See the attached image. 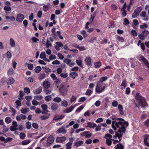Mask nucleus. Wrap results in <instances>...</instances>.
Segmentation results:
<instances>
[{
	"label": "nucleus",
	"instance_id": "obj_10",
	"mask_svg": "<svg viewBox=\"0 0 149 149\" xmlns=\"http://www.w3.org/2000/svg\"><path fill=\"white\" fill-rule=\"evenodd\" d=\"M49 40L48 38L47 39V42L46 43L45 41L43 40H42V42L44 45H45L47 48H48L49 47H51L52 46V43L50 42H49Z\"/></svg>",
	"mask_w": 149,
	"mask_h": 149
},
{
	"label": "nucleus",
	"instance_id": "obj_20",
	"mask_svg": "<svg viewBox=\"0 0 149 149\" xmlns=\"http://www.w3.org/2000/svg\"><path fill=\"white\" fill-rule=\"evenodd\" d=\"M74 108L73 106H71L70 107L67 108L64 111V112L65 113H68L72 111Z\"/></svg>",
	"mask_w": 149,
	"mask_h": 149
},
{
	"label": "nucleus",
	"instance_id": "obj_23",
	"mask_svg": "<svg viewBox=\"0 0 149 149\" xmlns=\"http://www.w3.org/2000/svg\"><path fill=\"white\" fill-rule=\"evenodd\" d=\"M95 67L96 68H98L101 65V63L100 61L95 63H94Z\"/></svg>",
	"mask_w": 149,
	"mask_h": 149
},
{
	"label": "nucleus",
	"instance_id": "obj_36",
	"mask_svg": "<svg viewBox=\"0 0 149 149\" xmlns=\"http://www.w3.org/2000/svg\"><path fill=\"white\" fill-rule=\"evenodd\" d=\"M77 64L80 67H82V61L81 60H76Z\"/></svg>",
	"mask_w": 149,
	"mask_h": 149
},
{
	"label": "nucleus",
	"instance_id": "obj_1",
	"mask_svg": "<svg viewBox=\"0 0 149 149\" xmlns=\"http://www.w3.org/2000/svg\"><path fill=\"white\" fill-rule=\"evenodd\" d=\"M112 122V127L115 130H116L117 128H119L118 132H115V135L113 136V138L116 139L117 137H118L119 141H120L123 134L125 133L126 131L124 125L127 126L129 124L127 122H123H123H118V123L116 122Z\"/></svg>",
	"mask_w": 149,
	"mask_h": 149
},
{
	"label": "nucleus",
	"instance_id": "obj_32",
	"mask_svg": "<svg viewBox=\"0 0 149 149\" xmlns=\"http://www.w3.org/2000/svg\"><path fill=\"white\" fill-rule=\"evenodd\" d=\"M72 143L70 142H69L67 143L66 145V149H71V146L72 145Z\"/></svg>",
	"mask_w": 149,
	"mask_h": 149
},
{
	"label": "nucleus",
	"instance_id": "obj_35",
	"mask_svg": "<svg viewBox=\"0 0 149 149\" xmlns=\"http://www.w3.org/2000/svg\"><path fill=\"white\" fill-rule=\"evenodd\" d=\"M45 77V74L44 72H43L40 74L39 76V79H42L44 78Z\"/></svg>",
	"mask_w": 149,
	"mask_h": 149
},
{
	"label": "nucleus",
	"instance_id": "obj_25",
	"mask_svg": "<svg viewBox=\"0 0 149 149\" xmlns=\"http://www.w3.org/2000/svg\"><path fill=\"white\" fill-rule=\"evenodd\" d=\"M10 44L11 47H14L15 46V42L14 40L12 38H10Z\"/></svg>",
	"mask_w": 149,
	"mask_h": 149
},
{
	"label": "nucleus",
	"instance_id": "obj_18",
	"mask_svg": "<svg viewBox=\"0 0 149 149\" xmlns=\"http://www.w3.org/2000/svg\"><path fill=\"white\" fill-rule=\"evenodd\" d=\"M58 105L56 103H54L52 104L51 108V109L53 111H56L57 109L58 108Z\"/></svg>",
	"mask_w": 149,
	"mask_h": 149
},
{
	"label": "nucleus",
	"instance_id": "obj_42",
	"mask_svg": "<svg viewBox=\"0 0 149 149\" xmlns=\"http://www.w3.org/2000/svg\"><path fill=\"white\" fill-rule=\"evenodd\" d=\"M63 61L65 63L68 65L71 63V60L69 59L66 58L64 59Z\"/></svg>",
	"mask_w": 149,
	"mask_h": 149
},
{
	"label": "nucleus",
	"instance_id": "obj_30",
	"mask_svg": "<svg viewBox=\"0 0 149 149\" xmlns=\"http://www.w3.org/2000/svg\"><path fill=\"white\" fill-rule=\"evenodd\" d=\"M31 142L30 140L29 139L25 140L22 141V144L23 145H26L29 143Z\"/></svg>",
	"mask_w": 149,
	"mask_h": 149
},
{
	"label": "nucleus",
	"instance_id": "obj_22",
	"mask_svg": "<svg viewBox=\"0 0 149 149\" xmlns=\"http://www.w3.org/2000/svg\"><path fill=\"white\" fill-rule=\"evenodd\" d=\"M42 91V89L41 87H39L38 89L35 91L34 93L35 94H38L40 93Z\"/></svg>",
	"mask_w": 149,
	"mask_h": 149
},
{
	"label": "nucleus",
	"instance_id": "obj_4",
	"mask_svg": "<svg viewBox=\"0 0 149 149\" xmlns=\"http://www.w3.org/2000/svg\"><path fill=\"white\" fill-rule=\"evenodd\" d=\"M68 89L67 88L62 86L59 89V92L63 96H65L67 93Z\"/></svg>",
	"mask_w": 149,
	"mask_h": 149
},
{
	"label": "nucleus",
	"instance_id": "obj_57",
	"mask_svg": "<svg viewBox=\"0 0 149 149\" xmlns=\"http://www.w3.org/2000/svg\"><path fill=\"white\" fill-rule=\"evenodd\" d=\"M130 24L129 21L126 18H125L124 19V23L123 24L125 25H127Z\"/></svg>",
	"mask_w": 149,
	"mask_h": 149
},
{
	"label": "nucleus",
	"instance_id": "obj_54",
	"mask_svg": "<svg viewBox=\"0 0 149 149\" xmlns=\"http://www.w3.org/2000/svg\"><path fill=\"white\" fill-rule=\"evenodd\" d=\"M144 36L143 34H139L138 35V37L141 40H143L145 39Z\"/></svg>",
	"mask_w": 149,
	"mask_h": 149
},
{
	"label": "nucleus",
	"instance_id": "obj_56",
	"mask_svg": "<svg viewBox=\"0 0 149 149\" xmlns=\"http://www.w3.org/2000/svg\"><path fill=\"white\" fill-rule=\"evenodd\" d=\"M48 9L49 7L47 5H45L43 7V10L45 12H46Z\"/></svg>",
	"mask_w": 149,
	"mask_h": 149
},
{
	"label": "nucleus",
	"instance_id": "obj_19",
	"mask_svg": "<svg viewBox=\"0 0 149 149\" xmlns=\"http://www.w3.org/2000/svg\"><path fill=\"white\" fill-rule=\"evenodd\" d=\"M78 74L76 72H71L70 73V76L73 79H75L76 77L78 76Z\"/></svg>",
	"mask_w": 149,
	"mask_h": 149
},
{
	"label": "nucleus",
	"instance_id": "obj_46",
	"mask_svg": "<svg viewBox=\"0 0 149 149\" xmlns=\"http://www.w3.org/2000/svg\"><path fill=\"white\" fill-rule=\"evenodd\" d=\"M40 57L41 59H44L45 58L46 54L44 52H42L40 54Z\"/></svg>",
	"mask_w": 149,
	"mask_h": 149
},
{
	"label": "nucleus",
	"instance_id": "obj_55",
	"mask_svg": "<svg viewBox=\"0 0 149 149\" xmlns=\"http://www.w3.org/2000/svg\"><path fill=\"white\" fill-rule=\"evenodd\" d=\"M53 100L55 102H59L61 101V99L59 97H56Z\"/></svg>",
	"mask_w": 149,
	"mask_h": 149
},
{
	"label": "nucleus",
	"instance_id": "obj_53",
	"mask_svg": "<svg viewBox=\"0 0 149 149\" xmlns=\"http://www.w3.org/2000/svg\"><path fill=\"white\" fill-rule=\"evenodd\" d=\"M56 46H57L58 47H62L63 46V44L60 42H56Z\"/></svg>",
	"mask_w": 149,
	"mask_h": 149
},
{
	"label": "nucleus",
	"instance_id": "obj_5",
	"mask_svg": "<svg viewBox=\"0 0 149 149\" xmlns=\"http://www.w3.org/2000/svg\"><path fill=\"white\" fill-rule=\"evenodd\" d=\"M49 111L47 110H43L41 112L42 114H46L44 115L43 116H42L41 117V119L42 120H44L48 119L50 116V114H47Z\"/></svg>",
	"mask_w": 149,
	"mask_h": 149
},
{
	"label": "nucleus",
	"instance_id": "obj_24",
	"mask_svg": "<svg viewBox=\"0 0 149 149\" xmlns=\"http://www.w3.org/2000/svg\"><path fill=\"white\" fill-rule=\"evenodd\" d=\"M6 19H9L11 21H14L15 20V18L13 16H11L10 17H9L8 16H5Z\"/></svg>",
	"mask_w": 149,
	"mask_h": 149
},
{
	"label": "nucleus",
	"instance_id": "obj_62",
	"mask_svg": "<svg viewBox=\"0 0 149 149\" xmlns=\"http://www.w3.org/2000/svg\"><path fill=\"white\" fill-rule=\"evenodd\" d=\"M50 76L53 80H55L57 79V78L54 74H51Z\"/></svg>",
	"mask_w": 149,
	"mask_h": 149
},
{
	"label": "nucleus",
	"instance_id": "obj_3",
	"mask_svg": "<svg viewBox=\"0 0 149 149\" xmlns=\"http://www.w3.org/2000/svg\"><path fill=\"white\" fill-rule=\"evenodd\" d=\"M103 83L98 81L96 83V85L95 88V92L98 93H100L104 91L105 89V86L102 87Z\"/></svg>",
	"mask_w": 149,
	"mask_h": 149
},
{
	"label": "nucleus",
	"instance_id": "obj_12",
	"mask_svg": "<svg viewBox=\"0 0 149 149\" xmlns=\"http://www.w3.org/2000/svg\"><path fill=\"white\" fill-rule=\"evenodd\" d=\"M14 79L12 77H9L7 80V83L8 85H11L15 82Z\"/></svg>",
	"mask_w": 149,
	"mask_h": 149
},
{
	"label": "nucleus",
	"instance_id": "obj_14",
	"mask_svg": "<svg viewBox=\"0 0 149 149\" xmlns=\"http://www.w3.org/2000/svg\"><path fill=\"white\" fill-rule=\"evenodd\" d=\"M65 127H63L59 129L57 131V133H63V134L66 133V131L65 130Z\"/></svg>",
	"mask_w": 149,
	"mask_h": 149
},
{
	"label": "nucleus",
	"instance_id": "obj_9",
	"mask_svg": "<svg viewBox=\"0 0 149 149\" xmlns=\"http://www.w3.org/2000/svg\"><path fill=\"white\" fill-rule=\"evenodd\" d=\"M65 116L63 115H55L54 117V120H61L64 118Z\"/></svg>",
	"mask_w": 149,
	"mask_h": 149
},
{
	"label": "nucleus",
	"instance_id": "obj_51",
	"mask_svg": "<svg viewBox=\"0 0 149 149\" xmlns=\"http://www.w3.org/2000/svg\"><path fill=\"white\" fill-rule=\"evenodd\" d=\"M126 80H123L122 82L120 85L121 86H123L124 88H125L126 87Z\"/></svg>",
	"mask_w": 149,
	"mask_h": 149
},
{
	"label": "nucleus",
	"instance_id": "obj_58",
	"mask_svg": "<svg viewBox=\"0 0 149 149\" xmlns=\"http://www.w3.org/2000/svg\"><path fill=\"white\" fill-rule=\"evenodd\" d=\"M14 72V70L12 68H10L9 69L7 72L8 75H10L12 74Z\"/></svg>",
	"mask_w": 149,
	"mask_h": 149
},
{
	"label": "nucleus",
	"instance_id": "obj_41",
	"mask_svg": "<svg viewBox=\"0 0 149 149\" xmlns=\"http://www.w3.org/2000/svg\"><path fill=\"white\" fill-rule=\"evenodd\" d=\"M142 33L144 36L146 37L148 34L149 32L148 30H147L146 29H145L142 32Z\"/></svg>",
	"mask_w": 149,
	"mask_h": 149
},
{
	"label": "nucleus",
	"instance_id": "obj_37",
	"mask_svg": "<svg viewBox=\"0 0 149 149\" xmlns=\"http://www.w3.org/2000/svg\"><path fill=\"white\" fill-rule=\"evenodd\" d=\"M131 34L132 36L135 37L137 36V34L136 31L134 29H132L131 30Z\"/></svg>",
	"mask_w": 149,
	"mask_h": 149
},
{
	"label": "nucleus",
	"instance_id": "obj_50",
	"mask_svg": "<svg viewBox=\"0 0 149 149\" xmlns=\"http://www.w3.org/2000/svg\"><path fill=\"white\" fill-rule=\"evenodd\" d=\"M3 9L6 11H10L11 10V8L10 6H5L3 8Z\"/></svg>",
	"mask_w": 149,
	"mask_h": 149
},
{
	"label": "nucleus",
	"instance_id": "obj_33",
	"mask_svg": "<svg viewBox=\"0 0 149 149\" xmlns=\"http://www.w3.org/2000/svg\"><path fill=\"white\" fill-rule=\"evenodd\" d=\"M116 39L119 41H120L121 42H123L124 41V38L122 37H120L119 36H117Z\"/></svg>",
	"mask_w": 149,
	"mask_h": 149
},
{
	"label": "nucleus",
	"instance_id": "obj_7",
	"mask_svg": "<svg viewBox=\"0 0 149 149\" xmlns=\"http://www.w3.org/2000/svg\"><path fill=\"white\" fill-rule=\"evenodd\" d=\"M54 140V138L52 136L50 135L48 137L47 139V146H49L53 143Z\"/></svg>",
	"mask_w": 149,
	"mask_h": 149
},
{
	"label": "nucleus",
	"instance_id": "obj_28",
	"mask_svg": "<svg viewBox=\"0 0 149 149\" xmlns=\"http://www.w3.org/2000/svg\"><path fill=\"white\" fill-rule=\"evenodd\" d=\"M108 78V77L106 76L100 78L99 81L103 83V82L106 81Z\"/></svg>",
	"mask_w": 149,
	"mask_h": 149
},
{
	"label": "nucleus",
	"instance_id": "obj_26",
	"mask_svg": "<svg viewBox=\"0 0 149 149\" xmlns=\"http://www.w3.org/2000/svg\"><path fill=\"white\" fill-rule=\"evenodd\" d=\"M139 13L135 10L134 13L132 15V17L133 18H135L139 15Z\"/></svg>",
	"mask_w": 149,
	"mask_h": 149
},
{
	"label": "nucleus",
	"instance_id": "obj_47",
	"mask_svg": "<svg viewBox=\"0 0 149 149\" xmlns=\"http://www.w3.org/2000/svg\"><path fill=\"white\" fill-rule=\"evenodd\" d=\"M93 78V75H91L88 77V79L91 81H93L96 80L95 79H94Z\"/></svg>",
	"mask_w": 149,
	"mask_h": 149
},
{
	"label": "nucleus",
	"instance_id": "obj_17",
	"mask_svg": "<svg viewBox=\"0 0 149 149\" xmlns=\"http://www.w3.org/2000/svg\"><path fill=\"white\" fill-rule=\"evenodd\" d=\"M84 142L81 141H75L74 142V145L73 146L78 147L81 145Z\"/></svg>",
	"mask_w": 149,
	"mask_h": 149
},
{
	"label": "nucleus",
	"instance_id": "obj_27",
	"mask_svg": "<svg viewBox=\"0 0 149 149\" xmlns=\"http://www.w3.org/2000/svg\"><path fill=\"white\" fill-rule=\"evenodd\" d=\"M41 70V68L40 66H38L36 67L34 71L36 73H39Z\"/></svg>",
	"mask_w": 149,
	"mask_h": 149
},
{
	"label": "nucleus",
	"instance_id": "obj_61",
	"mask_svg": "<svg viewBox=\"0 0 149 149\" xmlns=\"http://www.w3.org/2000/svg\"><path fill=\"white\" fill-rule=\"evenodd\" d=\"M31 123H29V122H26V125L27 129H30L31 127Z\"/></svg>",
	"mask_w": 149,
	"mask_h": 149
},
{
	"label": "nucleus",
	"instance_id": "obj_48",
	"mask_svg": "<svg viewBox=\"0 0 149 149\" xmlns=\"http://www.w3.org/2000/svg\"><path fill=\"white\" fill-rule=\"evenodd\" d=\"M52 99L51 95H47L45 97V100L46 101H49Z\"/></svg>",
	"mask_w": 149,
	"mask_h": 149
},
{
	"label": "nucleus",
	"instance_id": "obj_8",
	"mask_svg": "<svg viewBox=\"0 0 149 149\" xmlns=\"http://www.w3.org/2000/svg\"><path fill=\"white\" fill-rule=\"evenodd\" d=\"M24 17L23 15L18 13L17 15L16 20L18 22H22Z\"/></svg>",
	"mask_w": 149,
	"mask_h": 149
},
{
	"label": "nucleus",
	"instance_id": "obj_64",
	"mask_svg": "<svg viewBox=\"0 0 149 149\" xmlns=\"http://www.w3.org/2000/svg\"><path fill=\"white\" fill-rule=\"evenodd\" d=\"M24 92L26 93H29L30 92V90L29 88L26 87L24 88Z\"/></svg>",
	"mask_w": 149,
	"mask_h": 149
},
{
	"label": "nucleus",
	"instance_id": "obj_2",
	"mask_svg": "<svg viewBox=\"0 0 149 149\" xmlns=\"http://www.w3.org/2000/svg\"><path fill=\"white\" fill-rule=\"evenodd\" d=\"M135 99L139 105L142 107L145 108L148 106L146 100L144 97H142L140 94L137 93L135 95Z\"/></svg>",
	"mask_w": 149,
	"mask_h": 149
},
{
	"label": "nucleus",
	"instance_id": "obj_44",
	"mask_svg": "<svg viewBox=\"0 0 149 149\" xmlns=\"http://www.w3.org/2000/svg\"><path fill=\"white\" fill-rule=\"evenodd\" d=\"M148 27V25L145 23H143V25L140 26V28L142 29L147 28Z\"/></svg>",
	"mask_w": 149,
	"mask_h": 149
},
{
	"label": "nucleus",
	"instance_id": "obj_13",
	"mask_svg": "<svg viewBox=\"0 0 149 149\" xmlns=\"http://www.w3.org/2000/svg\"><path fill=\"white\" fill-rule=\"evenodd\" d=\"M50 83L48 81H45L43 83V86L45 88H48L50 87Z\"/></svg>",
	"mask_w": 149,
	"mask_h": 149
},
{
	"label": "nucleus",
	"instance_id": "obj_31",
	"mask_svg": "<svg viewBox=\"0 0 149 149\" xmlns=\"http://www.w3.org/2000/svg\"><path fill=\"white\" fill-rule=\"evenodd\" d=\"M89 127L90 128H93L97 126L94 123H91V122H88L87 123Z\"/></svg>",
	"mask_w": 149,
	"mask_h": 149
},
{
	"label": "nucleus",
	"instance_id": "obj_15",
	"mask_svg": "<svg viewBox=\"0 0 149 149\" xmlns=\"http://www.w3.org/2000/svg\"><path fill=\"white\" fill-rule=\"evenodd\" d=\"M85 61L87 65L89 66L91 65V59L90 57H86Z\"/></svg>",
	"mask_w": 149,
	"mask_h": 149
},
{
	"label": "nucleus",
	"instance_id": "obj_40",
	"mask_svg": "<svg viewBox=\"0 0 149 149\" xmlns=\"http://www.w3.org/2000/svg\"><path fill=\"white\" fill-rule=\"evenodd\" d=\"M92 93V91L89 89L87 90L86 91L85 93V94L86 95L88 96H90Z\"/></svg>",
	"mask_w": 149,
	"mask_h": 149
},
{
	"label": "nucleus",
	"instance_id": "obj_6",
	"mask_svg": "<svg viewBox=\"0 0 149 149\" xmlns=\"http://www.w3.org/2000/svg\"><path fill=\"white\" fill-rule=\"evenodd\" d=\"M13 125L10 127V129L11 131H14L18 129L17 127L18 125L16 122H13Z\"/></svg>",
	"mask_w": 149,
	"mask_h": 149
},
{
	"label": "nucleus",
	"instance_id": "obj_60",
	"mask_svg": "<svg viewBox=\"0 0 149 149\" xmlns=\"http://www.w3.org/2000/svg\"><path fill=\"white\" fill-rule=\"evenodd\" d=\"M6 55L7 58H10L12 56L11 53L8 51L7 52Z\"/></svg>",
	"mask_w": 149,
	"mask_h": 149
},
{
	"label": "nucleus",
	"instance_id": "obj_63",
	"mask_svg": "<svg viewBox=\"0 0 149 149\" xmlns=\"http://www.w3.org/2000/svg\"><path fill=\"white\" fill-rule=\"evenodd\" d=\"M32 41L36 43L37 41H39V40L35 37H33L31 39Z\"/></svg>",
	"mask_w": 149,
	"mask_h": 149
},
{
	"label": "nucleus",
	"instance_id": "obj_21",
	"mask_svg": "<svg viewBox=\"0 0 149 149\" xmlns=\"http://www.w3.org/2000/svg\"><path fill=\"white\" fill-rule=\"evenodd\" d=\"M102 126L103 127H106L107 126L106 124H101L100 125H98V126L97 127L95 128V130L96 131H99L101 129V126Z\"/></svg>",
	"mask_w": 149,
	"mask_h": 149
},
{
	"label": "nucleus",
	"instance_id": "obj_49",
	"mask_svg": "<svg viewBox=\"0 0 149 149\" xmlns=\"http://www.w3.org/2000/svg\"><path fill=\"white\" fill-rule=\"evenodd\" d=\"M56 34L57 35L58 37L61 39L63 40V38L61 35V32L59 31H57Z\"/></svg>",
	"mask_w": 149,
	"mask_h": 149
},
{
	"label": "nucleus",
	"instance_id": "obj_39",
	"mask_svg": "<svg viewBox=\"0 0 149 149\" xmlns=\"http://www.w3.org/2000/svg\"><path fill=\"white\" fill-rule=\"evenodd\" d=\"M26 65H27L28 68L30 70H32L33 68V64H29L28 63H26Z\"/></svg>",
	"mask_w": 149,
	"mask_h": 149
},
{
	"label": "nucleus",
	"instance_id": "obj_59",
	"mask_svg": "<svg viewBox=\"0 0 149 149\" xmlns=\"http://www.w3.org/2000/svg\"><path fill=\"white\" fill-rule=\"evenodd\" d=\"M68 76V73H61L60 74V76L64 78H66Z\"/></svg>",
	"mask_w": 149,
	"mask_h": 149
},
{
	"label": "nucleus",
	"instance_id": "obj_34",
	"mask_svg": "<svg viewBox=\"0 0 149 149\" xmlns=\"http://www.w3.org/2000/svg\"><path fill=\"white\" fill-rule=\"evenodd\" d=\"M68 104L67 101L66 100H63L62 101L61 105L63 107H66L68 105Z\"/></svg>",
	"mask_w": 149,
	"mask_h": 149
},
{
	"label": "nucleus",
	"instance_id": "obj_11",
	"mask_svg": "<svg viewBox=\"0 0 149 149\" xmlns=\"http://www.w3.org/2000/svg\"><path fill=\"white\" fill-rule=\"evenodd\" d=\"M65 136H62L61 137H58L56 140V142L57 143L62 142L64 141L66 139Z\"/></svg>",
	"mask_w": 149,
	"mask_h": 149
},
{
	"label": "nucleus",
	"instance_id": "obj_16",
	"mask_svg": "<svg viewBox=\"0 0 149 149\" xmlns=\"http://www.w3.org/2000/svg\"><path fill=\"white\" fill-rule=\"evenodd\" d=\"M56 29L55 28H53L52 30V34L51 36L53 37V38L55 39H57V36L55 32Z\"/></svg>",
	"mask_w": 149,
	"mask_h": 149
},
{
	"label": "nucleus",
	"instance_id": "obj_43",
	"mask_svg": "<svg viewBox=\"0 0 149 149\" xmlns=\"http://www.w3.org/2000/svg\"><path fill=\"white\" fill-rule=\"evenodd\" d=\"M147 115L146 114L143 113L141 116V119L142 120H144L147 118Z\"/></svg>",
	"mask_w": 149,
	"mask_h": 149
},
{
	"label": "nucleus",
	"instance_id": "obj_38",
	"mask_svg": "<svg viewBox=\"0 0 149 149\" xmlns=\"http://www.w3.org/2000/svg\"><path fill=\"white\" fill-rule=\"evenodd\" d=\"M84 108V106L82 105L79 107L76 110V112H80L82 109H83Z\"/></svg>",
	"mask_w": 149,
	"mask_h": 149
},
{
	"label": "nucleus",
	"instance_id": "obj_52",
	"mask_svg": "<svg viewBox=\"0 0 149 149\" xmlns=\"http://www.w3.org/2000/svg\"><path fill=\"white\" fill-rule=\"evenodd\" d=\"M118 105V102L116 100H114L112 103V105L114 107H116Z\"/></svg>",
	"mask_w": 149,
	"mask_h": 149
},
{
	"label": "nucleus",
	"instance_id": "obj_29",
	"mask_svg": "<svg viewBox=\"0 0 149 149\" xmlns=\"http://www.w3.org/2000/svg\"><path fill=\"white\" fill-rule=\"evenodd\" d=\"M123 146L120 143L117 144L116 147H115V149H123Z\"/></svg>",
	"mask_w": 149,
	"mask_h": 149
},
{
	"label": "nucleus",
	"instance_id": "obj_45",
	"mask_svg": "<svg viewBox=\"0 0 149 149\" xmlns=\"http://www.w3.org/2000/svg\"><path fill=\"white\" fill-rule=\"evenodd\" d=\"M44 91L45 93L46 94H49L51 92V90L48 88H45L44 90Z\"/></svg>",
	"mask_w": 149,
	"mask_h": 149
}]
</instances>
